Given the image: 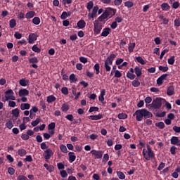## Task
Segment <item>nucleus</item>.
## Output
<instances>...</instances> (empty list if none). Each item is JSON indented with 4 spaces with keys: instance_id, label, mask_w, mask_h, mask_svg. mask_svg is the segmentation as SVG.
Returning a JSON list of instances; mask_svg holds the SVG:
<instances>
[{
    "instance_id": "bb28decb",
    "label": "nucleus",
    "mask_w": 180,
    "mask_h": 180,
    "mask_svg": "<svg viewBox=\"0 0 180 180\" xmlns=\"http://www.w3.org/2000/svg\"><path fill=\"white\" fill-rule=\"evenodd\" d=\"M11 113L14 117H18L20 113V110L18 108H15L12 110Z\"/></svg>"
},
{
    "instance_id": "f704fd0d",
    "label": "nucleus",
    "mask_w": 180,
    "mask_h": 180,
    "mask_svg": "<svg viewBox=\"0 0 180 180\" xmlns=\"http://www.w3.org/2000/svg\"><path fill=\"white\" fill-rule=\"evenodd\" d=\"M32 23H34V25H40V18L34 17L32 19Z\"/></svg>"
},
{
    "instance_id": "f8f14e48",
    "label": "nucleus",
    "mask_w": 180,
    "mask_h": 180,
    "mask_svg": "<svg viewBox=\"0 0 180 180\" xmlns=\"http://www.w3.org/2000/svg\"><path fill=\"white\" fill-rule=\"evenodd\" d=\"M18 95L20 98L23 96H27V95H29V91L26 89H22L19 90Z\"/></svg>"
},
{
    "instance_id": "603ef678",
    "label": "nucleus",
    "mask_w": 180,
    "mask_h": 180,
    "mask_svg": "<svg viewBox=\"0 0 180 180\" xmlns=\"http://www.w3.org/2000/svg\"><path fill=\"white\" fill-rule=\"evenodd\" d=\"M99 110V108L98 107H91L89 110V112L90 113H92V112H98Z\"/></svg>"
},
{
    "instance_id": "79ce46f5",
    "label": "nucleus",
    "mask_w": 180,
    "mask_h": 180,
    "mask_svg": "<svg viewBox=\"0 0 180 180\" xmlns=\"http://www.w3.org/2000/svg\"><path fill=\"white\" fill-rule=\"evenodd\" d=\"M159 70L162 71V72H167V71H168V67L160 65L159 66Z\"/></svg>"
},
{
    "instance_id": "e2e57ef3",
    "label": "nucleus",
    "mask_w": 180,
    "mask_h": 180,
    "mask_svg": "<svg viewBox=\"0 0 180 180\" xmlns=\"http://www.w3.org/2000/svg\"><path fill=\"white\" fill-rule=\"evenodd\" d=\"M22 140H29V135L27 134H22L21 135Z\"/></svg>"
},
{
    "instance_id": "39448f33",
    "label": "nucleus",
    "mask_w": 180,
    "mask_h": 180,
    "mask_svg": "<svg viewBox=\"0 0 180 180\" xmlns=\"http://www.w3.org/2000/svg\"><path fill=\"white\" fill-rule=\"evenodd\" d=\"M94 34H99L102 31V24L99 22V20H96L94 22Z\"/></svg>"
},
{
    "instance_id": "dca6fc26",
    "label": "nucleus",
    "mask_w": 180,
    "mask_h": 180,
    "mask_svg": "<svg viewBox=\"0 0 180 180\" xmlns=\"http://www.w3.org/2000/svg\"><path fill=\"white\" fill-rule=\"evenodd\" d=\"M77 26L79 27V29H84V27L86 26V22H85V20H80L77 22Z\"/></svg>"
},
{
    "instance_id": "2f4dec72",
    "label": "nucleus",
    "mask_w": 180,
    "mask_h": 180,
    "mask_svg": "<svg viewBox=\"0 0 180 180\" xmlns=\"http://www.w3.org/2000/svg\"><path fill=\"white\" fill-rule=\"evenodd\" d=\"M161 8L163 11H168L171 7L167 3H164L161 5Z\"/></svg>"
},
{
    "instance_id": "6ab92c4d",
    "label": "nucleus",
    "mask_w": 180,
    "mask_h": 180,
    "mask_svg": "<svg viewBox=\"0 0 180 180\" xmlns=\"http://www.w3.org/2000/svg\"><path fill=\"white\" fill-rule=\"evenodd\" d=\"M57 98L54 96L53 95L49 96L46 98V102L48 103H53V102H56Z\"/></svg>"
},
{
    "instance_id": "37998d69",
    "label": "nucleus",
    "mask_w": 180,
    "mask_h": 180,
    "mask_svg": "<svg viewBox=\"0 0 180 180\" xmlns=\"http://www.w3.org/2000/svg\"><path fill=\"white\" fill-rule=\"evenodd\" d=\"M60 174L63 178H67V176H68V174L67 173V171H65V170H61L60 172Z\"/></svg>"
},
{
    "instance_id": "774afa93",
    "label": "nucleus",
    "mask_w": 180,
    "mask_h": 180,
    "mask_svg": "<svg viewBox=\"0 0 180 180\" xmlns=\"http://www.w3.org/2000/svg\"><path fill=\"white\" fill-rule=\"evenodd\" d=\"M173 130H174V131H175L176 133H180V127L174 126V127H173Z\"/></svg>"
},
{
    "instance_id": "338daca9",
    "label": "nucleus",
    "mask_w": 180,
    "mask_h": 180,
    "mask_svg": "<svg viewBox=\"0 0 180 180\" xmlns=\"http://www.w3.org/2000/svg\"><path fill=\"white\" fill-rule=\"evenodd\" d=\"M17 180H28V179H27V177L23 175H20L17 177Z\"/></svg>"
},
{
    "instance_id": "0eeeda50",
    "label": "nucleus",
    "mask_w": 180,
    "mask_h": 180,
    "mask_svg": "<svg viewBox=\"0 0 180 180\" xmlns=\"http://www.w3.org/2000/svg\"><path fill=\"white\" fill-rule=\"evenodd\" d=\"M53 155H54V153H53V150L51 149L48 148L44 151V157L45 160H50V158H51Z\"/></svg>"
},
{
    "instance_id": "9b49d317",
    "label": "nucleus",
    "mask_w": 180,
    "mask_h": 180,
    "mask_svg": "<svg viewBox=\"0 0 180 180\" xmlns=\"http://www.w3.org/2000/svg\"><path fill=\"white\" fill-rule=\"evenodd\" d=\"M171 144L180 147V140L177 136H172L170 139Z\"/></svg>"
},
{
    "instance_id": "e433bc0d",
    "label": "nucleus",
    "mask_w": 180,
    "mask_h": 180,
    "mask_svg": "<svg viewBox=\"0 0 180 180\" xmlns=\"http://www.w3.org/2000/svg\"><path fill=\"white\" fill-rule=\"evenodd\" d=\"M41 120H40V118H37L36 120L32 121L31 122L32 126H33L34 127L37 126V124H39V123H40Z\"/></svg>"
},
{
    "instance_id": "5fc2aeb1",
    "label": "nucleus",
    "mask_w": 180,
    "mask_h": 180,
    "mask_svg": "<svg viewBox=\"0 0 180 180\" xmlns=\"http://www.w3.org/2000/svg\"><path fill=\"white\" fill-rule=\"evenodd\" d=\"M88 11H91V9H92V8H94V2L93 1H89L87 4V6H86Z\"/></svg>"
},
{
    "instance_id": "5701e85b",
    "label": "nucleus",
    "mask_w": 180,
    "mask_h": 180,
    "mask_svg": "<svg viewBox=\"0 0 180 180\" xmlns=\"http://www.w3.org/2000/svg\"><path fill=\"white\" fill-rule=\"evenodd\" d=\"M134 71L136 77H141V74H143V72H141V68L139 66H136V68H134Z\"/></svg>"
},
{
    "instance_id": "c756f323",
    "label": "nucleus",
    "mask_w": 180,
    "mask_h": 180,
    "mask_svg": "<svg viewBox=\"0 0 180 180\" xmlns=\"http://www.w3.org/2000/svg\"><path fill=\"white\" fill-rule=\"evenodd\" d=\"M117 175L119 179H126V175H124V173H123L122 172H117Z\"/></svg>"
},
{
    "instance_id": "864d4df0",
    "label": "nucleus",
    "mask_w": 180,
    "mask_h": 180,
    "mask_svg": "<svg viewBox=\"0 0 180 180\" xmlns=\"http://www.w3.org/2000/svg\"><path fill=\"white\" fill-rule=\"evenodd\" d=\"M174 26L179 27L180 26V18H177L174 20Z\"/></svg>"
},
{
    "instance_id": "f3484780",
    "label": "nucleus",
    "mask_w": 180,
    "mask_h": 180,
    "mask_svg": "<svg viewBox=\"0 0 180 180\" xmlns=\"http://www.w3.org/2000/svg\"><path fill=\"white\" fill-rule=\"evenodd\" d=\"M69 155V162L72 163L75 161V159L77 158V156H75V153L73 152H70L68 153Z\"/></svg>"
},
{
    "instance_id": "393cba45",
    "label": "nucleus",
    "mask_w": 180,
    "mask_h": 180,
    "mask_svg": "<svg viewBox=\"0 0 180 180\" xmlns=\"http://www.w3.org/2000/svg\"><path fill=\"white\" fill-rule=\"evenodd\" d=\"M18 154L20 157H25V155L27 154V152H26V150L20 148L18 150Z\"/></svg>"
},
{
    "instance_id": "b1692460",
    "label": "nucleus",
    "mask_w": 180,
    "mask_h": 180,
    "mask_svg": "<svg viewBox=\"0 0 180 180\" xmlns=\"http://www.w3.org/2000/svg\"><path fill=\"white\" fill-rule=\"evenodd\" d=\"M134 47H136V43H129L128 44L129 53H133V50H134Z\"/></svg>"
},
{
    "instance_id": "a18cd8bd",
    "label": "nucleus",
    "mask_w": 180,
    "mask_h": 180,
    "mask_svg": "<svg viewBox=\"0 0 180 180\" xmlns=\"http://www.w3.org/2000/svg\"><path fill=\"white\" fill-rule=\"evenodd\" d=\"M60 150L62 151V153H68V150L67 149V146L65 145H61L60 146Z\"/></svg>"
},
{
    "instance_id": "ddd939ff",
    "label": "nucleus",
    "mask_w": 180,
    "mask_h": 180,
    "mask_svg": "<svg viewBox=\"0 0 180 180\" xmlns=\"http://www.w3.org/2000/svg\"><path fill=\"white\" fill-rule=\"evenodd\" d=\"M167 94L168 96H172L175 94V88L174 86H170L167 89Z\"/></svg>"
},
{
    "instance_id": "0e129e2a",
    "label": "nucleus",
    "mask_w": 180,
    "mask_h": 180,
    "mask_svg": "<svg viewBox=\"0 0 180 180\" xmlns=\"http://www.w3.org/2000/svg\"><path fill=\"white\" fill-rule=\"evenodd\" d=\"M123 61H124V60H123L122 58H117L115 61V64H116V65H120V64H122V63H123Z\"/></svg>"
},
{
    "instance_id": "423d86ee",
    "label": "nucleus",
    "mask_w": 180,
    "mask_h": 180,
    "mask_svg": "<svg viewBox=\"0 0 180 180\" xmlns=\"http://www.w3.org/2000/svg\"><path fill=\"white\" fill-rule=\"evenodd\" d=\"M90 153L92 155H94L97 160H101L103 155V152L101 150H91Z\"/></svg>"
},
{
    "instance_id": "8fccbe9b",
    "label": "nucleus",
    "mask_w": 180,
    "mask_h": 180,
    "mask_svg": "<svg viewBox=\"0 0 180 180\" xmlns=\"http://www.w3.org/2000/svg\"><path fill=\"white\" fill-rule=\"evenodd\" d=\"M19 127H20V131H23V130H26V128L27 127L26 126V124L25 122H23L19 125Z\"/></svg>"
},
{
    "instance_id": "1a4fd4ad",
    "label": "nucleus",
    "mask_w": 180,
    "mask_h": 180,
    "mask_svg": "<svg viewBox=\"0 0 180 180\" xmlns=\"http://www.w3.org/2000/svg\"><path fill=\"white\" fill-rule=\"evenodd\" d=\"M104 12L106 13L107 16H113V15H116V9L110 7L106 8Z\"/></svg>"
},
{
    "instance_id": "c03bdc74",
    "label": "nucleus",
    "mask_w": 180,
    "mask_h": 180,
    "mask_svg": "<svg viewBox=\"0 0 180 180\" xmlns=\"http://www.w3.org/2000/svg\"><path fill=\"white\" fill-rule=\"evenodd\" d=\"M127 77L129 79H134V78H136V75L134 74L129 72L127 73Z\"/></svg>"
},
{
    "instance_id": "9d476101",
    "label": "nucleus",
    "mask_w": 180,
    "mask_h": 180,
    "mask_svg": "<svg viewBox=\"0 0 180 180\" xmlns=\"http://www.w3.org/2000/svg\"><path fill=\"white\" fill-rule=\"evenodd\" d=\"M152 105L155 109H160V108H161V105H162L161 103V99L156 98L153 101Z\"/></svg>"
},
{
    "instance_id": "a211bd4d",
    "label": "nucleus",
    "mask_w": 180,
    "mask_h": 180,
    "mask_svg": "<svg viewBox=\"0 0 180 180\" xmlns=\"http://www.w3.org/2000/svg\"><path fill=\"white\" fill-rule=\"evenodd\" d=\"M108 18H109V16L104 11L103 13L100 17L98 18V22H104V20H106Z\"/></svg>"
},
{
    "instance_id": "13d9d810",
    "label": "nucleus",
    "mask_w": 180,
    "mask_h": 180,
    "mask_svg": "<svg viewBox=\"0 0 180 180\" xmlns=\"http://www.w3.org/2000/svg\"><path fill=\"white\" fill-rule=\"evenodd\" d=\"M61 92L63 95H68V89L67 87H63L61 89Z\"/></svg>"
},
{
    "instance_id": "4468645a",
    "label": "nucleus",
    "mask_w": 180,
    "mask_h": 180,
    "mask_svg": "<svg viewBox=\"0 0 180 180\" xmlns=\"http://www.w3.org/2000/svg\"><path fill=\"white\" fill-rule=\"evenodd\" d=\"M111 30L109 27H105L103 30V32L101 34L103 37H107L110 34Z\"/></svg>"
},
{
    "instance_id": "09e8293b",
    "label": "nucleus",
    "mask_w": 180,
    "mask_h": 180,
    "mask_svg": "<svg viewBox=\"0 0 180 180\" xmlns=\"http://www.w3.org/2000/svg\"><path fill=\"white\" fill-rule=\"evenodd\" d=\"M49 130H54L56 129V123L51 122L48 126Z\"/></svg>"
},
{
    "instance_id": "2eb2a0df",
    "label": "nucleus",
    "mask_w": 180,
    "mask_h": 180,
    "mask_svg": "<svg viewBox=\"0 0 180 180\" xmlns=\"http://www.w3.org/2000/svg\"><path fill=\"white\" fill-rule=\"evenodd\" d=\"M89 119H91V120H101V119H103V115L102 114L90 115L89 116Z\"/></svg>"
},
{
    "instance_id": "69168bd1",
    "label": "nucleus",
    "mask_w": 180,
    "mask_h": 180,
    "mask_svg": "<svg viewBox=\"0 0 180 180\" xmlns=\"http://www.w3.org/2000/svg\"><path fill=\"white\" fill-rule=\"evenodd\" d=\"M57 167L58 169H64L65 168L64 164H63L62 162L58 163Z\"/></svg>"
},
{
    "instance_id": "a19ab883",
    "label": "nucleus",
    "mask_w": 180,
    "mask_h": 180,
    "mask_svg": "<svg viewBox=\"0 0 180 180\" xmlns=\"http://www.w3.org/2000/svg\"><path fill=\"white\" fill-rule=\"evenodd\" d=\"M39 112V108L36 106L32 107V108L30 110V113H37Z\"/></svg>"
},
{
    "instance_id": "ea45409f",
    "label": "nucleus",
    "mask_w": 180,
    "mask_h": 180,
    "mask_svg": "<svg viewBox=\"0 0 180 180\" xmlns=\"http://www.w3.org/2000/svg\"><path fill=\"white\" fill-rule=\"evenodd\" d=\"M32 51H34V53H40L41 50L37 47V45H34L32 48Z\"/></svg>"
},
{
    "instance_id": "6e6d98bb",
    "label": "nucleus",
    "mask_w": 180,
    "mask_h": 180,
    "mask_svg": "<svg viewBox=\"0 0 180 180\" xmlns=\"http://www.w3.org/2000/svg\"><path fill=\"white\" fill-rule=\"evenodd\" d=\"M132 85L135 88H137V86H140V82H139V80H134L132 82Z\"/></svg>"
},
{
    "instance_id": "f257e3e1",
    "label": "nucleus",
    "mask_w": 180,
    "mask_h": 180,
    "mask_svg": "<svg viewBox=\"0 0 180 180\" xmlns=\"http://www.w3.org/2000/svg\"><path fill=\"white\" fill-rule=\"evenodd\" d=\"M133 116H136L137 122H141L143 117H145V119H150V117H153V113H151L150 111H148L147 109H141L136 110Z\"/></svg>"
},
{
    "instance_id": "a878e982",
    "label": "nucleus",
    "mask_w": 180,
    "mask_h": 180,
    "mask_svg": "<svg viewBox=\"0 0 180 180\" xmlns=\"http://www.w3.org/2000/svg\"><path fill=\"white\" fill-rule=\"evenodd\" d=\"M135 58L136 61L139 63V64H141V65H145V64L146 63V60H144V59H143V58H141V56L135 57Z\"/></svg>"
},
{
    "instance_id": "3c124183",
    "label": "nucleus",
    "mask_w": 180,
    "mask_h": 180,
    "mask_svg": "<svg viewBox=\"0 0 180 180\" xmlns=\"http://www.w3.org/2000/svg\"><path fill=\"white\" fill-rule=\"evenodd\" d=\"M108 161H109V155L105 153L103 158V162H108Z\"/></svg>"
},
{
    "instance_id": "f03ea898",
    "label": "nucleus",
    "mask_w": 180,
    "mask_h": 180,
    "mask_svg": "<svg viewBox=\"0 0 180 180\" xmlns=\"http://www.w3.org/2000/svg\"><path fill=\"white\" fill-rule=\"evenodd\" d=\"M142 155H143V158H145L146 161H150L155 158V153H154L150 145H147L146 148L143 149Z\"/></svg>"
},
{
    "instance_id": "de8ad7c7",
    "label": "nucleus",
    "mask_w": 180,
    "mask_h": 180,
    "mask_svg": "<svg viewBox=\"0 0 180 180\" xmlns=\"http://www.w3.org/2000/svg\"><path fill=\"white\" fill-rule=\"evenodd\" d=\"M98 11H99V7H98V6H96L94 7L91 13H92L94 16H96V13H98Z\"/></svg>"
},
{
    "instance_id": "7ed1b4c3",
    "label": "nucleus",
    "mask_w": 180,
    "mask_h": 180,
    "mask_svg": "<svg viewBox=\"0 0 180 180\" xmlns=\"http://www.w3.org/2000/svg\"><path fill=\"white\" fill-rule=\"evenodd\" d=\"M116 58V55L111 54L105 60L104 63V68L107 72H109L112 70V64H113V60Z\"/></svg>"
},
{
    "instance_id": "6e6552de",
    "label": "nucleus",
    "mask_w": 180,
    "mask_h": 180,
    "mask_svg": "<svg viewBox=\"0 0 180 180\" xmlns=\"http://www.w3.org/2000/svg\"><path fill=\"white\" fill-rule=\"evenodd\" d=\"M37 37H39V35L37 34L31 33L29 34L28 37V43L30 44H33L36 40H37Z\"/></svg>"
},
{
    "instance_id": "052dcab7",
    "label": "nucleus",
    "mask_w": 180,
    "mask_h": 180,
    "mask_svg": "<svg viewBox=\"0 0 180 180\" xmlns=\"http://www.w3.org/2000/svg\"><path fill=\"white\" fill-rule=\"evenodd\" d=\"M151 102H153V98L150 96H148L145 98V103L148 104V103H151Z\"/></svg>"
},
{
    "instance_id": "58836bf2",
    "label": "nucleus",
    "mask_w": 180,
    "mask_h": 180,
    "mask_svg": "<svg viewBox=\"0 0 180 180\" xmlns=\"http://www.w3.org/2000/svg\"><path fill=\"white\" fill-rule=\"evenodd\" d=\"M134 5V4L130 1H126L124 3V6H126L127 8H133Z\"/></svg>"
},
{
    "instance_id": "473e14b6",
    "label": "nucleus",
    "mask_w": 180,
    "mask_h": 180,
    "mask_svg": "<svg viewBox=\"0 0 180 180\" xmlns=\"http://www.w3.org/2000/svg\"><path fill=\"white\" fill-rule=\"evenodd\" d=\"M9 25H10V27L11 29H13V27H15V26H16V20L15 19H11L9 22Z\"/></svg>"
},
{
    "instance_id": "bf43d9fd",
    "label": "nucleus",
    "mask_w": 180,
    "mask_h": 180,
    "mask_svg": "<svg viewBox=\"0 0 180 180\" xmlns=\"http://www.w3.org/2000/svg\"><path fill=\"white\" fill-rule=\"evenodd\" d=\"M99 68H100L99 63H96L94 65V70H96L97 75L99 74L100 72Z\"/></svg>"
},
{
    "instance_id": "4be33fe9",
    "label": "nucleus",
    "mask_w": 180,
    "mask_h": 180,
    "mask_svg": "<svg viewBox=\"0 0 180 180\" xmlns=\"http://www.w3.org/2000/svg\"><path fill=\"white\" fill-rule=\"evenodd\" d=\"M36 13L34 11H29L26 13L25 18L26 19H32V18H34Z\"/></svg>"
},
{
    "instance_id": "4c0bfd02",
    "label": "nucleus",
    "mask_w": 180,
    "mask_h": 180,
    "mask_svg": "<svg viewBox=\"0 0 180 180\" xmlns=\"http://www.w3.org/2000/svg\"><path fill=\"white\" fill-rule=\"evenodd\" d=\"M167 63L170 65H173V64L175 63V56H172L170 58H169Z\"/></svg>"
},
{
    "instance_id": "c85d7f7f",
    "label": "nucleus",
    "mask_w": 180,
    "mask_h": 180,
    "mask_svg": "<svg viewBox=\"0 0 180 180\" xmlns=\"http://www.w3.org/2000/svg\"><path fill=\"white\" fill-rule=\"evenodd\" d=\"M69 109H70V106L67 103H64L61 106L62 112H68Z\"/></svg>"
},
{
    "instance_id": "cd10ccee",
    "label": "nucleus",
    "mask_w": 180,
    "mask_h": 180,
    "mask_svg": "<svg viewBox=\"0 0 180 180\" xmlns=\"http://www.w3.org/2000/svg\"><path fill=\"white\" fill-rule=\"evenodd\" d=\"M69 79L70 82H74L75 84L78 82V79L75 77V74H71Z\"/></svg>"
},
{
    "instance_id": "aec40b11",
    "label": "nucleus",
    "mask_w": 180,
    "mask_h": 180,
    "mask_svg": "<svg viewBox=\"0 0 180 180\" xmlns=\"http://www.w3.org/2000/svg\"><path fill=\"white\" fill-rule=\"evenodd\" d=\"M20 109L21 110H28V109H30V104L27 103H24L20 105Z\"/></svg>"
},
{
    "instance_id": "412c9836",
    "label": "nucleus",
    "mask_w": 180,
    "mask_h": 180,
    "mask_svg": "<svg viewBox=\"0 0 180 180\" xmlns=\"http://www.w3.org/2000/svg\"><path fill=\"white\" fill-rule=\"evenodd\" d=\"M19 84L21 86H27V85H29V80L26 79H21Z\"/></svg>"
},
{
    "instance_id": "20e7f679",
    "label": "nucleus",
    "mask_w": 180,
    "mask_h": 180,
    "mask_svg": "<svg viewBox=\"0 0 180 180\" xmlns=\"http://www.w3.org/2000/svg\"><path fill=\"white\" fill-rule=\"evenodd\" d=\"M8 101H16V97H15V93L13 89H8L4 93L3 102H8Z\"/></svg>"
},
{
    "instance_id": "49530a36",
    "label": "nucleus",
    "mask_w": 180,
    "mask_h": 180,
    "mask_svg": "<svg viewBox=\"0 0 180 180\" xmlns=\"http://www.w3.org/2000/svg\"><path fill=\"white\" fill-rule=\"evenodd\" d=\"M24 161L25 162H32V161H33V158H32V155H27L26 158L24 159Z\"/></svg>"
},
{
    "instance_id": "4d7b16f0",
    "label": "nucleus",
    "mask_w": 180,
    "mask_h": 180,
    "mask_svg": "<svg viewBox=\"0 0 180 180\" xmlns=\"http://www.w3.org/2000/svg\"><path fill=\"white\" fill-rule=\"evenodd\" d=\"M115 78H120L122 77V72H120L119 70H115Z\"/></svg>"
},
{
    "instance_id": "c9c22d12",
    "label": "nucleus",
    "mask_w": 180,
    "mask_h": 180,
    "mask_svg": "<svg viewBox=\"0 0 180 180\" xmlns=\"http://www.w3.org/2000/svg\"><path fill=\"white\" fill-rule=\"evenodd\" d=\"M118 119H120V120L127 119V114H126V113H120L118 115Z\"/></svg>"
},
{
    "instance_id": "680f3d73",
    "label": "nucleus",
    "mask_w": 180,
    "mask_h": 180,
    "mask_svg": "<svg viewBox=\"0 0 180 180\" xmlns=\"http://www.w3.org/2000/svg\"><path fill=\"white\" fill-rule=\"evenodd\" d=\"M14 37H15V39H22V34L19 33L18 32H15L14 34Z\"/></svg>"
},
{
    "instance_id": "7c9ffc66",
    "label": "nucleus",
    "mask_w": 180,
    "mask_h": 180,
    "mask_svg": "<svg viewBox=\"0 0 180 180\" xmlns=\"http://www.w3.org/2000/svg\"><path fill=\"white\" fill-rule=\"evenodd\" d=\"M29 63L31 64H37V63H39V59L36 57L31 58L29 59Z\"/></svg>"
},
{
    "instance_id": "72a5a7b5",
    "label": "nucleus",
    "mask_w": 180,
    "mask_h": 180,
    "mask_svg": "<svg viewBox=\"0 0 180 180\" xmlns=\"http://www.w3.org/2000/svg\"><path fill=\"white\" fill-rule=\"evenodd\" d=\"M156 127H158V129H164L165 127V124H164L162 122H159L155 123Z\"/></svg>"
}]
</instances>
